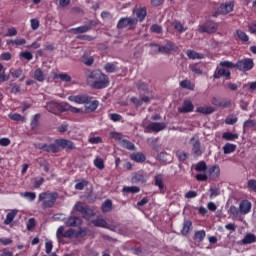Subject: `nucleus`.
I'll return each instance as SVG.
<instances>
[{
    "mask_svg": "<svg viewBox=\"0 0 256 256\" xmlns=\"http://www.w3.org/2000/svg\"><path fill=\"white\" fill-rule=\"evenodd\" d=\"M86 79L88 85L92 89H106L109 87V76L105 75L101 70H88L86 72Z\"/></svg>",
    "mask_w": 256,
    "mask_h": 256,
    "instance_id": "1",
    "label": "nucleus"
},
{
    "mask_svg": "<svg viewBox=\"0 0 256 256\" xmlns=\"http://www.w3.org/2000/svg\"><path fill=\"white\" fill-rule=\"evenodd\" d=\"M87 233H89L87 227H79L76 231L73 228L65 230V226H60L56 231V237L58 243H64L65 239H79V237H86Z\"/></svg>",
    "mask_w": 256,
    "mask_h": 256,
    "instance_id": "2",
    "label": "nucleus"
},
{
    "mask_svg": "<svg viewBox=\"0 0 256 256\" xmlns=\"http://www.w3.org/2000/svg\"><path fill=\"white\" fill-rule=\"evenodd\" d=\"M57 199H59V193L57 192H42L38 196V201L42 203L43 209H51L57 203Z\"/></svg>",
    "mask_w": 256,
    "mask_h": 256,
    "instance_id": "3",
    "label": "nucleus"
},
{
    "mask_svg": "<svg viewBox=\"0 0 256 256\" xmlns=\"http://www.w3.org/2000/svg\"><path fill=\"white\" fill-rule=\"evenodd\" d=\"M46 109L49 113H53L54 115H61V113L67 112L69 109V103H58V102H48L46 104Z\"/></svg>",
    "mask_w": 256,
    "mask_h": 256,
    "instance_id": "4",
    "label": "nucleus"
},
{
    "mask_svg": "<svg viewBox=\"0 0 256 256\" xmlns=\"http://www.w3.org/2000/svg\"><path fill=\"white\" fill-rule=\"evenodd\" d=\"M150 47H158V53L162 55H170L172 52L177 53L179 47L173 42H167L165 45L150 44Z\"/></svg>",
    "mask_w": 256,
    "mask_h": 256,
    "instance_id": "5",
    "label": "nucleus"
},
{
    "mask_svg": "<svg viewBox=\"0 0 256 256\" xmlns=\"http://www.w3.org/2000/svg\"><path fill=\"white\" fill-rule=\"evenodd\" d=\"M219 29V24L212 20H206L203 25L199 26V33H208V35H213V33H217Z\"/></svg>",
    "mask_w": 256,
    "mask_h": 256,
    "instance_id": "6",
    "label": "nucleus"
},
{
    "mask_svg": "<svg viewBox=\"0 0 256 256\" xmlns=\"http://www.w3.org/2000/svg\"><path fill=\"white\" fill-rule=\"evenodd\" d=\"M255 67V62L252 58H243L236 62V69L242 71V73H247Z\"/></svg>",
    "mask_w": 256,
    "mask_h": 256,
    "instance_id": "7",
    "label": "nucleus"
},
{
    "mask_svg": "<svg viewBox=\"0 0 256 256\" xmlns=\"http://www.w3.org/2000/svg\"><path fill=\"white\" fill-rule=\"evenodd\" d=\"M133 18H129V25L131 27V25H135V23H137V21H140V23L142 21H145V17H147V8L145 7H136L133 10Z\"/></svg>",
    "mask_w": 256,
    "mask_h": 256,
    "instance_id": "8",
    "label": "nucleus"
},
{
    "mask_svg": "<svg viewBox=\"0 0 256 256\" xmlns=\"http://www.w3.org/2000/svg\"><path fill=\"white\" fill-rule=\"evenodd\" d=\"M97 25H99V22L97 20H89L87 25L71 28L69 30V33H74V35H79L81 33H88V31H91L93 27H97Z\"/></svg>",
    "mask_w": 256,
    "mask_h": 256,
    "instance_id": "9",
    "label": "nucleus"
},
{
    "mask_svg": "<svg viewBox=\"0 0 256 256\" xmlns=\"http://www.w3.org/2000/svg\"><path fill=\"white\" fill-rule=\"evenodd\" d=\"M167 129V123L165 122H151L144 128V133H159Z\"/></svg>",
    "mask_w": 256,
    "mask_h": 256,
    "instance_id": "10",
    "label": "nucleus"
},
{
    "mask_svg": "<svg viewBox=\"0 0 256 256\" xmlns=\"http://www.w3.org/2000/svg\"><path fill=\"white\" fill-rule=\"evenodd\" d=\"M92 99L93 97L87 94L71 95L68 97V101H71V103H77V105H89Z\"/></svg>",
    "mask_w": 256,
    "mask_h": 256,
    "instance_id": "11",
    "label": "nucleus"
},
{
    "mask_svg": "<svg viewBox=\"0 0 256 256\" xmlns=\"http://www.w3.org/2000/svg\"><path fill=\"white\" fill-rule=\"evenodd\" d=\"M74 210L78 211V213H81L84 219H89V217H93V215H95V212H93L92 209L88 208L87 206H84L81 202H77L75 204Z\"/></svg>",
    "mask_w": 256,
    "mask_h": 256,
    "instance_id": "12",
    "label": "nucleus"
},
{
    "mask_svg": "<svg viewBox=\"0 0 256 256\" xmlns=\"http://www.w3.org/2000/svg\"><path fill=\"white\" fill-rule=\"evenodd\" d=\"M34 147L40 151H45L46 153H59V151H61L57 144L38 143L34 144Z\"/></svg>",
    "mask_w": 256,
    "mask_h": 256,
    "instance_id": "13",
    "label": "nucleus"
},
{
    "mask_svg": "<svg viewBox=\"0 0 256 256\" xmlns=\"http://www.w3.org/2000/svg\"><path fill=\"white\" fill-rule=\"evenodd\" d=\"M55 143L59 149H65L66 151H73L75 149V143L69 139L59 138L55 140Z\"/></svg>",
    "mask_w": 256,
    "mask_h": 256,
    "instance_id": "14",
    "label": "nucleus"
},
{
    "mask_svg": "<svg viewBox=\"0 0 256 256\" xmlns=\"http://www.w3.org/2000/svg\"><path fill=\"white\" fill-rule=\"evenodd\" d=\"M190 143L192 145L193 155H195L196 157H201L203 155V151L201 150V141L199 140V138L193 136L190 139Z\"/></svg>",
    "mask_w": 256,
    "mask_h": 256,
    "instance_id": "15",
    "label": "nucleus"
},
{
    "mask_svg": "<svg viewBox=\"0 0 256 256\" xmlns=\"http://www.w3.org/2000/svg\"><path fill=\"white\" fill-rule=\"evenodd\" d=\"M110 138L115 139L121 147L129 149V140L123 138V134L119 132H110Z\"/></svg>",
    "mask_w": 256,
    "mask_h": 256,
    "instance_id": "16",
    "label": "nucleus"
},
{
    "mask_svg": "<svg viewBox=\"0 0 256 256\" xmlns=\"http://www.w3.org/2000/svg\"><path fill=\"white\" fill-rule=\"evenodd\" d=\"M221 77H225V79L229 80L231 79V71L222 68L221 67H217L214 74H213V78L214 79H221Z\"/></svg>",
    "mask_w": 256,
    "mask_h": 256,
    "instance_id": "17",
    "label": "nucleus"
},
{
    "mask_svg": "<svg viewBox=\"0 0 256 256\" xmlns=\"http://www.w3.org/2000/svg\"><path fill=\"white\" fill-rule=\"evenodd\" d=\"M179 113H193L195 111V105L191 100H184L182 107L178 108Z\"/></svg>",
    "mask_w": 256,
    "mask_h": 256,
    "instance_id": "18",
    "label": "nucleus"
},
{
    "mask_svg": "<svg viewBox=\"0 0 256 256\" xmlns=\"http://www.w3.org/2000/svg\"><path fill=\"white\" fill-rule=\"evenodd\" d=\"M82 223H83V220H81V218L77 216H69L65 220L66 227H79L80 225H82Z\"/></svg>",
    "mask_w": 256,
    "mask_h": 256,
    "instance_id": "19",
    "label": "nucleus"
},
{
    "mask_svg": "<svg viewBox=\"0 0 256 256\" xmlns=\"http://www.w3.org/2000/svg\"><path fill=\"white\" fill-rule=\"evenodd\" d=\"M234 8H235V2L228 1L220 5L219 13H221L222 15H227V13H231V11H233Z\"/></svg>",
    "mask_w": 256,
    "mask_h": 256,
    "instance_id": "20",
    "label": "nucleus"
},
{
    "mask_svg": "<svg viewBox=\"0 0 256 256\" xmlns=\"http://www.w3.org/2000/svg\"><path fill=\"white\" fill-rule=\"evenodd\" d=\"M211 103L215 107H222V109H228L229 107H231V100H226L225 102H221V99L217 97H212Z\"/></svg>",
    "mask_w": 256,
    "mask_h": 256,
    "instance_id": "21",
    "label": "nucleus"
},
{
    "mask_svg": "<svg viewBox=\"0 0 256 256\" xmlns=\"http://www.w3.org/2000/svg\"><path fill=\"white\" fill-rule=\"evenodd\" d=\"M208 175L210 179H219L221 175V168H219V165H213L208 169Z\"/></svg>",
    "mask_w": 256,
    "mask_h": 256,
    "instance_id": "22",
    "label": "nucleus"
},
{
    "mask_svg": "<svg viewBox=\"0 0 256 256\" xmlns=\"http://www.w3.org/2000/svg\"><path fill=\"white\" fill-rule=\"evenodd\" d=\"M251 203L249 200H242L239 204V211L242 213V215H247V213L251 212Z\"/></svg>",
    "mask_w": 256,
    "mask_h": 256,
    "instance_id": "23",
    "label": "nucleus"
},
{
    "mask_svg": "<svg viewBox=\"0 0 256 256\" xmlns=\"http://www.w3.org/2000/svg\"><path fill=\"white\" fill-rule=\"evenodd\" d=\"M130 159L135 161V163H145L147 161V156L143 152H135L130 155Z\"/></svg>",
    "mask_w": 256,
    "mask_h": 256,
    "instance_id": "24",
    "label": "nucleus"
},
{
    "mask_svg": "<svg viewBox=\"0 0 256 256\" xmlns=\"http://www.w3.org/2000/svg\"><path fill=\"white\" fill-rule=\"evenodd\" d=\"M193 230V222L191 220H184L183 227L181 229V233L184 237H187L189 233Z\"/></svg>",
    "mask_w": 256,
    "mask_h": 256,
    "instance_id": "25",
    "label": "nucleus"
},
{
    "mask_svg": "<svg viewBox=\"0 0 256 256\" xmlns=\"http://www.w3.org/2000/svg\"><path fill=\"white\" fill-rule=\"evenodd\" d=\"M34 79L35 81H38V83H43L47 79V74H45L41 68H37L34 71Z\"/></svg>",
    "mask_w": 256,
    "mask_h": 256,
    "instance_id": "26",
    "label": "nucleus"
},
{
    "mask_svg": "<svg viewBox=\"0 0 256 256\" xmlns=\"http://www.w3.org/2000/svg\"><path fill=\"white\" fill-rule=\"evenodd\" d=\"M154 181L155 186L159 188L160 193H165V191H167V187H165V183H163V176L156 175Z\"/></svg>",
    "mask_w": 256,
    "mask_h": 256,
    "instance_id": "27",
    "label": "nucleus"
},
{
    "mask_svg": "<svg viewBox=\"0 0 256 256\" xmlns=\"http://www.w3.org/2000/svg\"><path fill=\"white\" fill-rule=\"evenodd\" d=\"M205 237H207V232H205V230H197L194 232L193 239L196 243H203Z\"/></svg>",
    "mask_w": 256,
    "mask_h": 256,
    "instance_id": "28",
    "label": "nucleus"
},
{
    "mask_svg": "<svg viewBox=\"0 0 256 256\" xmlns=\"http://www.w3.org/2000/svg\"><path fill=\"white\" fill-rule=\"evenodd\" d=\"M97 107H99V102L97 100L90 101L89 105L84 106L85 113H93V111H97Z\"/></svg>",
    "mask_w": 256,
    "mask_h": 256,
    "instance_id": "29",
    "label": "nucleus"
},
{
    "mask_svg": "<svg viewBox=\"0 0 256 256\" xmlns=\"http://www.w3.org/2000/svg\"><path fill=\"white\" fill-rule=\"evenodd\" d=\"M196 113H201L202 115H211L212 113H215V108L211 106H200L196 109Z\"/></svg>",
    "mask_w": 256,
    "mask_h": 256,
    "instance_id": "30",
    "label": "nucleus"
},
{
    "mask_svg": "<svg viewBox=\"0 0 256 256\" xmlns=\"http://www.w3.org/2000/svg\"><path fill=\"white\" fill-rule=\"evenodd\" d=\"M252 243H256V236L255 234L248 233L242 239V245H251Z\"/></svg>",
    "mask_w": 256,
    "mask_h": 256,
    "instance_id": "31",
    "label": "nucleus"
},
{
    "mask_svg": "<svg viewBox=\"0 0 256 256\" xmlns=\"http://www.w3.org/2000/svg\"><path fill=\"white\" fill-rule=\"evenodd\" d=\"M223 151H224V155H231V153H235V151H237V145L226 143L223 146Z\"/></svg>",
    "mask_w": 256,
    "mask_h": 256,
    "instance_id": "32",
    "label": "nucleus"
},
{
    "mask_svg": "<svg viewBox=\"0 0 256 256\" xmlns=\"http://www.w3.org/2000/svg\"><path fill=\"white\" fill-rule=\"evenodd\" d=\"M17 213H19L18 210H11L6 215V219L4 220L5 225H11V223H13V219H15V217H17Z\"/></svg>",
    "mask_w": 256,
    "mask_h": 256,
    "instance_id": "33",
    "label": "nucleus"
},
{
    "mask_svg": "<svg viewBox=\"0 0 256 256\" xmlns=\"http://www.w3.org/2000/svg\"><path fill=\"white\" fill-rule=\"evenodd\" d=\"M75 189L76 191H83L85 187L89 185V181L82 179V180H75Z\"/></svg>",
    "mask_w": 256,
    "mask_h": 256,
    "instance_id": "34",
    "label": "nucleus"
},
{
    "mask_svg": "<svg viewBox=\"0 0 256 256\" xmlns=\"http://www.w3.org/2000/svg\"><path fill=\"white\" fill-rule=\"evenodd\" d=\"M235 37H237L242 43H247L249 41V35L243 30H236Z\"/></svg>",
    "mask_w": 256,
    "mask_h": 256,
    "instance_id": "35",
    "label": "nucleus"
},
{
    "mask_svg": "<svg viewBox=\"0 0 256 256\" xmlns=\"http://www.w3.org/2000/svg\"><path fill=\"white\" fill-rule=\"evenodd\" d=\"M39 119H41V114H35L31 120L30 127L32 131L39 129Z\"/></svg>",
    "mask_w": 256,
    "mask_h": 256,
    "instance_id": "36",
    "label": "nucleus"
},
{
    "mask_svg": "<svg viewBox=\"0 0 256 256\" xmlns=\"http://www.w3.org/2000/svg\"><path fill=\"white\" fill-rule=\"evenodd\" d=\"M222 139H225V141H236V139H239V134H235L233 132H224L222 134Z\"/></svg>",
    "mask_w": 256,
    "mask_h": 256,
    "instance_id": "37",
    "label": "nucleus"
},
{
    "mask_svg": "<svg viewBox=\"0 0 256 256\" xmlns=\"http://www.w3.org/2000/svg\"><path fill=\"white\" fill-rule=\"evenodd\" d=\"M186 55L189 59H203L205 56L194 50H187Z\"/></svg>",
    "mask_w": 256,
    "mask_h": 256,
    "instance_id": "38",
    "label": "nucleus"
},
{
    "mask_svg": "<svg viewBox=\"0 0 256 256\" xmlns=\"http://www.w3.org/2000/svg\"><path fill=\"white\" fill-rule=\"evenodd\" d=\"M180 87H182V89H188L189 91L195 90V84L189 80H182L180 82Z\"/></svg>",
    "mask_w": 256,
    "mask_h": 256,
    "instance_id": "39",
    "label": "nucleus"
},
{
    "mask_svg": "<svg viewBox=\"0 0 256 256\" xmlns=\"http://www.w3.org/2000/svg\"><path fill=\"white\" fill-rule=\"evenodd\" d=\"M54 79H60L65 83H71V77L67 73H60V74L54 73Z\"/></svg>",
    "mask_w": 256,
    "mask_h": 256,
    "instance_id": "40",
    "label": "nucleus"
},
{
    "mask_svg": "<svg viewBox=\"0 0 256 256\" xmlns=\"http://www.w3.org/2000/svg\"><path fill=\"white\" fill-rule=\"evenodd\" d=\"M94 227H102L103 229H107V221L103 218H96L92 220Z\"/></svg>",
    "mask_w": 256,
    "mask_h": 256,
    "instance_id": "41",
    "label": "nucleus"
},
{
    "mask_svg": "<svg viewBox=\"0 0 256 256\" xmlns=\"http://www.w3.org/2000/svg\"><path fill=\"white\" fill-rule=\"evenodd\" d=\"M102 213H109L111 209H113V202L110 199H107L103 204H102Z\"/></svg>",
    "mask_w": 256,
    "mask_h": 256,
    "instance_id": "42",
    "label": "nucleus"
},
{
    "mask_svg": "<svg viewBox=\"0 0 256 256\" xmlns=\"http://www.w3.org/2000/svg\"><path fill=\"white\" fill-rule=\"evenodd\" d=\"M9 119L12 121H21V123H25V121H27V118L19 113L9 114Z\"/></svg>",
    "mask_w": 256,
    "mask_h": 256,
    "instance_id": "43",
    "label": "nucleus"
},
{
    "mask_svg": "<svg viewBox=\"0 0 256 256\" xmlns=\"http://www.w3.org/2000/svg\"><path fill=\"white\" fill-rule=\"evenodd\" d=\"M220 67H222L223 69H236V63L225 60L220 62Z\"/></svg>",
    "mask_w": 256,
    "mask_h": 256,
    "instance_id": "44",
    "label": "nucleus"
},
{
    "mask_svg": "<svg viewBox=\"0 0 256 256\" xmlns=\"http://www.w3.org/2000/svg\"><path fill=\"white\" fill-rule=\"evenodd\" d=\"M106 73H115L117 71V65L115 63L108 62L104 65Z\"/></svg>",
    "mask_w": 256,
    "mask_h": 256,
    "instance_id": "45",
    "label": "nucleus"
},
{
    "mask_svg": "<svg viewBox=\"0 0 256 256\" xmlns=\"http://www.w3.org/2000/svg\"><path fill=\"white\" fill-rule=\"evenodd\" d=\"M228 213L231 217L237 218L239 217V213H241V211L235 205H231L228 210Z\"/></svg>",
    "mask_w": 256,
    "mask_h": 256,
    "instance_id": "46",
    "label": "nucleus"
},
{
    "mask_svg": "<svg viewBox=\"0 0 256 256\" xmlns=\"http://www.w3.org/2000/svg\"><path fill=\"white\" fill-rule=\"evenodd\" d=\"M195 171L203 172L207 171V163L205 161H200L195 166Z\"/></svg>",
    "mask_w": 256,
    "mask_h": 256,
    "instance_id": "47",
    "label": "nucleus"
},
{
    "mask_svg": "<svg viewBox=\"0 0 256 256\" xmlns=\"http://www.w3.org/2000/svg\"><path fill=\"white\" fill-rule=\"evenodd\" d=\"M237 121H239V118H237L235 115L230 114L226 117L225 119V124L226 125H235V123H237Z\"/></svg>",
    "mask_w": 256,
    "mask_h": 256,
    "instance_id": "48",
    "label": "nucleus"
},
{
    "mask_svg": "<svg viewBox=\"0 0 256 256\" xmlns=\"http://www.w3.org/2000/svg\"><path fill=\"white\" fill-rule=\"evenodd\" d=\"M129 25V18H121L117 23V29H125Z\"/></svg>",
    "mask_w": 256,
    "mask_h": 256,
    "instance_id": "49",
    "label": "nucleus"
},
{
    "mask_svg": "<svg viewBox=\"0 0 256 256\" xmlns=\"http://www.w3.org/2000/svg\"><path fill=\"white\" fill-rule=\"evenodd\" d=\"M110 121H113V123H117L119 121L123 122V116H121V114H117V113H112L108 115Z\"/></svg>",
    "mask_w": 256,
    "mask_h": 256,
    "instance_id": "50",
    "label": "nucleus"
},
{
    "mask_svg": "<svg viewBox=\"0 0 256 256\" xmlns=\"http://www.w3.org/2000/svg\"><path fill=\"white\" fill-rule=\"evenodd\" d=\"M94 166L100 171H103V169H105V162L101 158H96L94 160Z\"/></svg>",
    "mask_w": 256,
    "mask_h": 256,
    "instance_id": "51",
    "label": "nucleus"
},
{
    "mask_svg": "<svg viewBox=\"0 0 256 256\" xmlns=\"http://www.w3.org/2000/svg\"><path fill=\"white\" fill-rule=\"evenodd\" d=\"M151 33H157L158 35H161L163 33V27L159 24H152L150 27Z\"/></svg>",
    "mask_w": 256,
    "mask_h": 256,
    "instance_id": "52",
    "label": "nucleus"
},
{
    "mask_svg": "<svg viewBox=\"0 0 256 256\" xmlns=\"http://www.w3.org/2000/svg\"><path fill=\"white\" fill-rule=\"evenodd\" d=\"M10 74L12 75V77L14 79H19V77H21V75H23V70L21 68H19V69H11L10 70Z\"/></svg>",
    "mask_w": 256,
    "mask_h": 256,
    "instance_id": "53",
    "label": "nucleus"
},
{
    "mask_svg": "<svg viewBox=\"0 0 256 256\" xmlns=\"http://www.w3.org/2000/svg\"><path fill=\"white\" fill-rule=\"evenodd\" d=\"M256 126V123L254 120H246L243 124L244 131H247V129H251Z\"/></svg>",
    "mask_w": 256,
    "mask_h": 256,
    "instance_id": "54",
    "label": "nucleus"
},
{
    "mask_svg": "<svg viewBox=\"0 0 256 256\" xmlns=\"http://www.w3.org/2000/svg\"><path fill=\"white\" fill-rule=\"evenodd\" d=\"M247 187L250 191H252L253 193H256V180L255 179L248 180Z\"/></svg>",
    "mask_w": 256,
    "mask_h": 256,
    "instance_id": "55",
    "label": "nucleus"
},
{
    "mask_svg": "<svg viewBox=\"0 0 256 256\" xmlns=\"http://www.w3.org/2000/svg\"><path fill=\"white\" fill-rule=\"evenodd\" d=\"M20 57H22V59H25L26 61H32L33 54L29 51H23L20 53Z\"/></svg>",
    "mask_w": 256,
    "mask_h": 256,
    "instance_id": "56",
    "label": "nucleus"
},
{
    "mask_svg": "<svg viewBox=\"0 0 256 256\" xmlns=\"http://www.w3.org/2000/svg\"><path fill=\"white\" fill-rule=\"evenodd\" d=\"M171 24L174 25V29H176V31H179L180 33H183V31H185V29L183 28V24L180 21L175 20Z\"/></svg>",
    "mask_w": 256,
    "mask_h": 256,
    "instance_id": "57",
    "label": "nucleus"
},
{
    "mask_svg": "<svg viewBox=\"0 0 256 256\" xmlns=\"http://www.w3.org/2000/svg\"><path fill=\"white\" fill-rule=\"evenodd\" d=\"M176 157H178L179 161H187V153H185V151L178 150L176 152Z\"/></svg>",
    "mask_w": 256,
    "mask_h": 256,
    "instance_id": "58",
    "label": "nucleus"
},
{
    "mask_svg": "<svg viewBox=\"0 0 256 256\" xmlns=\"http://www.w3.org/2000/svg\"><path fill=\"white\" fill-rule=\"evenodd\" d=\"M218 195H221V190L219 188H210V199H215Z\"/></svg>",
    "mask_w": 256,
    "mask_h": 256,
    "instance_id": "59",
    "label": "nucleus"
},
{
    "mask_svg": "<svg viewBox=\"0 0 256 256\" xmlns=\"http://www.w3.org/2000/svg\"><path fill=\"white\" fill-rule=\"evenodd\" d=\"M76 39H80V41H95V37L91 35H78Z\"/></svg>",
    "mask_w": 256,
    "mask_h": 256,
    "instance_id": "60",
    "label": "nucleus"
},
{
    "mask_svg": "<svg viewBox=\"0 0 256 256\" xmlns=\"http://www.w3.org/2000/svg\"><path fill=\"white\" fill-rule=\"evenodd\" d=\"M11 145V139L7 137L0 138V146L1 147H9Z\"/></svg>",
    "mask_w": 256,
    "mask_h": 256,
    "instance_id": "61",
    "label": "nucleus"
},
{
    "mask_svg": "<svg viewBox=\"0 0 256 256\" xmlns=\"http://www.w3.org/2000/svg\"><path fill=\"white\" fill-rule=\"evenodd\" d=\"M24 197L29 199V201H35V199H37V194H35V192H25Z\"/></svg>",
    "mask_w": 256,
    "mask_h": 256,
    "instance_id": "62",
    "label": "nucleus"
},
{
    "mask_svg": "<svg viewBox=\"0 0 256 256\" xmlns=\"http://www.w3.org/2000/svg\"><path fill=\"white\" fill-rule=\"evenodd\" d=\"M248 30L253 34L256 35V20H253L248 25Z\"/></svg>",
    "mask_w": 256,
    "mask_h": 256,
    "instance_id": "63",
    "label": "nucleus"
},
{
    "mask_svg": "<svg viewBox=\"0 0 256 256\" xmlns=\"http://www.w3.org/2000/svg\"><path fill=\"white\" fill-rule=\"evenodd\" d=\"M0 60H1V61H11V53H9V52H3V53L0 55Z\"/></svg>",
    "mask_w": 256,
    "mask_h": 256,
    "instance_id": "64",
    "label": "nucleus"
}]
</instances>
